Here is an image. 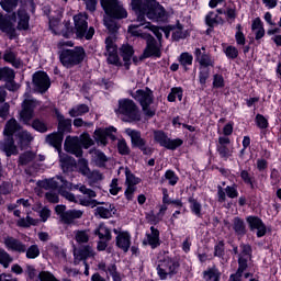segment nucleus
<instances>
[{
  "instance_id": "28",
  "label": "nucleus",
  "mask_w": 281,
  "mask_h": 281,
  "mask_svg": "<svg viewBox=\"0 0 281 281\" xmlns=\"http://www.w3.org/2000/svg\"><path fill=\"white\" fill-rule=\"evenodd\" d=\"M116 247L125 254L131 249V234L128 232H122L116 236Z\"/></svg>"
},
{
  "instance_id": "53",
  "label": "nucleus",
  "mask_w": 281,
  "mask_h": 281,
  "mask_svg": "<svg viewBox=\"0 0 281 281\" xmlns=\"http://www.w3.org/2000/svg\"><path fill=\"white\" fill-rule=\"evenodd\" d=\"M189 203L193 214H195V216L201 217V203H199V201H196V199L192 196L189 198Z\"/></svg>"
},
{
  "instance_id": "60",
  "label": "nucleus",
  "mask_w": 281,
  "mask_h": 281,
  "mask_svg": "<svg viewBox=\"0 0 281 281\" xmlns=\"http://www.w3.org/2000/svg\"><path fill=\"white\" fill-rule=\"evenodd\" d=\"M165 178L169 181V186H177V182L179 181V177H177V173L172 170H167Z\"/></svg>"
},
{
  "instance_id": "18",
  "label": "nucleus",
  "mask_w": 281,
  "mask_h": 281,
  "mask_svg": "<svg viewBox=\"0 0 281 281\" xmlns=\"http://www.w3.org/2000/svg\"><path fill=\"white\" fill-rule=\"evenodd\" d=\"M246 223H248L250 232L257 229V238H262V236L267 235V225L260 217L250 215L246 218Z\"/></svg>"
},
{
  "instance_id": "11",
  "label": "nucleus",
  "mask_w": 281,
  "mask_h": 281,
  "mask_svg": "<svg viewBox=\"0 0 281 281\" xmlns=\"http://www.w3.org/2000/svg\"><path fill=\"white\" fill-rule=\"evenodd\" d=\"M74 188L75 190H79V192L86 196L79 199L80 205H83L85 207H97V205H104V202H98V200H94L98 194L92 189L87 188V186L76 184Z\"/></svg>"
},
{
  "instance_id": "51",
  "label": "nucleus",
  "mask_w": 281,
  "mask_h": 281,
  "mask_svg": "<svg viewBox=\"0 0 281 281\" xmlns=\"http://www.w3.org/2000/svg\"><path fill=\"white\" fill-rule=\"evenodd\" d=\"M204 280L205 281H220L221 280V274H218V271L215 269H209L203 272Z\"/></svg>"
},
{
  "instance_id": "30",
  "label": "nucleus",
  "mask_w": 281,
  "mask_h": 281,
  "mask_svg": "<svg viewBox=\"0 0 281 281\" xmlns=\"http://www.w3.org/2000/svg\"><path fill=\"white\" fill-rule=\"evenodd\" d=\"M57 120H58V131L59 135L65 137L66 133L71 131V119H65V116L58 112H56Z\"/></svg>"
},
{
  "instance_id": "21",
  "label": "nucleus",
  "mask_w": 281,
  "mask_h": 281,
  "mask_svg": "<svg viewBox=\"0 0 281 281\" xmlns=\"http://www.w3.org/2000/svg\"><path fill=\"white\" fill-rule=\"evenodd\" d=\"M9 19L10 20H0V30L1 32H5L12 40L16 36V29L14 27V23H16V13H12Z\"/></svg>"
},
{
  "instance_id": "52",
  "label": "nucleus",
  "mask_w": 281,
  "mask_h": 281,
  "mask_svg": "<svg viewBox=\"0 0 281 281\" xmlns=\"http://www.w3.org/2000/svg\"><path fill=\"white\" fill-rule=\"evenodd\" d=\"M192 60H194V57L189 53H182L179 57V63L186 70H188V65H192Z\"/></svg>"
},
{
  "instance_id": "15",
  "label": "nucleus",
  "mask_w": 281,
  "mask_h": 281,
  "mask_svg": "<svg viewBox=\"0 0 281 281\" xmlns=\"http://www.w3.org/2000/svg\"><path fill=\"white\" fill-rule=\"evenodd\" d=\"M33 85L38 93H45L52 87L49 76L45 71H36L33 74Z\"/></svg>"
},
{
  "instance_id": "47",
  "label": "nucleus",
  "mask_w": 281,
  "mask_h": 281,
  "mask_svg": "<svg viewBox=\"0 0 281 281\" xmlns=\"http://www.w3.org/2000/svg\"><path fill=\"white\" fill-rule=\"evenodd\" d=\"M0 5L4 12H13V10H16V5H19V0H2Z\"/></svg>"
},
{
  "instance_id": "17",
  "label": "nucleus",
  "mask_w": 281,
  "mask_h": 281,
  "mask_svg": "<svg viewBox=\"0 0 281 281\" xmlns=\"http://www.w3.org/2000/svg\"><path fill=\"white\" fill-rule=\"evenodd\" d=\"M64 148L66 153L75 155V157H82V145L80 144V137L78 136H67L64 143Z\"/></svg>"
},
{
  "instance_id": "42",
  "label": "nucleus",
  "mask_w": 281,
  "mask_h": 281,
  "mask_svg": "<svg viewBox=\"0 0 281 281\" xmlns=\"http://www.w3.org/2000/svg\"><path fill=\"white\" fill-rule=\"evenodd\" d=\"M86 113H89V105L87 104H79L69 111L70 117H79Z\"/></svg>"
},
{
  "instance_id": "37",
  "label": "nucleus",
  "mask_w": 281,
  "mask_h": 281,
  "mask_svg": "<svg viewBox=\"0 0 281 281\" xmlns=\"http://www.w3.org/2000/svg\"><path fill=\"white\" fill-rule=\"evenodd\" d=\"M19 145L23 149L30 146V143L34 139L32 134L27 131H22L18 134Z\"/></svg>"
},
{
  "instance_id": "16",
  "label": "nucleus",
  "mask_w": 281,
  "mask_h": 281,
  "mask_svg": "<svg viewBox=\"0 0 281 281\" xmlns=\"http://www.w3.org/2000/svg\"><path fill=\"white\" fill-rule=\"evenodd\" d=\"M105 56L110 65L122 67V61H120V56H117V45H115L111 37L105 40Z\"/></svg>"
},
{
  "instance_id": "59",
  "label": "nucleus",
  "mask_w": 281,
  "mask_h": 281,
  "mask_svg": "<svg viewBox=\"0 0 281 281\" xmlns=\"http://www.w3.org/2000/svg\"><path fill=\"white\" fill-rule=\"evenodd\" d=\"M125 177L126 183H128V186H137V183H139V178H136L135 175L131 172V169L125 170Z\"/></svg>"
},
{
  "instance_id": "46",
  "label": "nucleus",
  "mask_w": 281,
  "mask_h": 281,
  "mask_svg": "<svg viewBox=\"0 0 281 281\" xmlns=\"http://www.w3.org/2000/svg\"><path fill=\"white\" fill-rule=\"evenodd\" d=\"M75 240L79 243V245L89 243V229L75 231Z\"/></svg>"
},
{
  "instance_id": "3",
  "label": "nucleus",
  "mask_w": 281,
  "mask_h": 281,
  "mask_svg": "<svg viewBox=\"0 0 281 281\" xmlns=\"http://www.w3.org/2000/svg\"><path fill=\"white\" fill-rule=\"evenodd\" d=\"M87 58V52L81 46H76L75 48H64L59 53V60L66 69H71L78 65H82Z\"/></svg>"
},
{
  "instance_id": "40",
  "label": "nucleus",
  "mask_w": 281,
  "mask_h": 281,
  "mask_svg": "<svg viewBox=\"0 0 281 281\" xmlns=\"http://www.w3.org/2000/svg\"><path fill=\"white\" fill-rule=\"evenodd\" d=\"M3 60L5 63H10L15 69H19L21 67V61L16 59V54L12 50H5L3 55Z\"/></svg>"
},
{
  "instance_id": "48",
  "label": "nucleus",
  "mask_w": 281,
  "mask_h": 281,
  "mask_svg": "<svg viewBox=\"0 0 281 281\" xmlns=\"http://www.w3.org/2000/svg\"><path fill=\"white\" fill-rule=\"evenodd\" d=\"M116 146L120 155H123V156L131 155V147H128L126 139L124 138L119 139Z\"/></svg>"
},
{
  "instance_id": "6",
  "label": "nucleus",
  "mask_w": 281,
  "mask_h": 281,
  "mask_svg": "<svg viewBox=\"0 0 281 281\" xmlns=\"http://www.w3.org/2000/svg\"><path fill=\"white\" fill-rule=\"evenodd\" d=\"M125 133L128 137H131L132 148H138L143 155L146 157H151L153 153H155V148L148 145L146 138L142 137V132L133 128H126Z\"/></svg>"
},
{
  "instance_id": "41",
  "label": "nucleus",
  "mask_w": 281,
  "mask_h": 281,
  "mask_svg": "<svg viewBox=\"0 0 281 281\" xmlns=\"http://www.w3.org/2000/svg\"><path fill=\"white\" fill-rule=\"evenodd\" d=\"M12 262H14V258L10 256L5 249L0 248V265H2L4 269H8Z\"/></svg>"
},
{
  "instance_id": "31",
  "label": "nucleus",
  "mask_w": 281,
  "mask_h": 281,
  "mask_svg": "<svg viewBox=\"0 0 281 281\" xmlns=\"http://www.w3.org/2000/svg\"><path fill=\"white\" fill-rule=\"evenodd\" d=\"M87 258H93V248L91 246L81 247L78 254H75V265H79L82 260L87 262Z\"/></svg>"
},
{
  "instance_id": "64",
  "label": "nucleus",
  "mask_w": 281,
  "mask_h": 281,
  "mask_svg": "<svg viewBox=\"0 0 281 281\" xmlns=\"http://www.w3.org/2000/svg\"><path fill=\"white\" fill-rule=\"evenodd\" d=\"M225 54L227 58H232V60H234L235 58H238V48L234 46H228L225 49Z\"/></svg>"
},
{
  "instance_id": "12",
  "label": "nucleus",
  "mask_w": 281,
  "mask_h": 281,
  "mask_svg": "<svg viewBox=\"0 0 281 281\" xmlns=\"http://www.w3.org/2000/svg\"><path fill=\"white\" fill-rule=\"evenodd\" d=\"M154 139L157 144L167 148V150H177V148L183 146V140L181 138L170 139L164 131H155Z\"/></svg>"
},
{
  "instance_id": "62",
  "label": "nucleus",
  "mask_w": 281,
  "mask_h": 281,
  "mask_svg": "<svg viewBox=\"0 0 281 281\" xmlns=\"http://www.w3.org/2000/svg\"><path fill=\"white\" fill-rule=\"evenodd\" d=\"M207 78H210V68H201L199 75L200 85L204 86L207 82Z\"/></svg>"
},
{
  "instance_id": "45",
  "label": "nucleus",
  "mask_w": 281,
  "mask_h": 281,
  "mask_svg": "<svg viewBox=\"0 0 281 281\" xmlns=\"http://www.w3.org/2000/svg\"><path fill=\"white\" fill-rule=\"evenodd\" d=\"M177 98L180 102L183 99V89H181L180 87L172 88L171 92L167 97V100H168V102H175V100H177Z\"/></svg>"
},
{
  "instance_id": "4",
  "label": "nucleus",
  "mask_w": 281,
  "mask_h": 281,
  "mask_svg": "<svg viewBox=\"0 0 281 281\" xmlns=\"http://www.w3.org/2000/svg\"><path fill=\"white\" fill-rule=\"evenodd\" d=\"M43 188H45V190H58L59 194L64 196V199H67V201H76V195L69 191H66L67 189L71 188V183L65 180L63 176H56L46 180L43 184Z\"/></svg>"
},
{
  "instance_id": "13",
  "label": "nucleus",
  "mask_w": 281,
  "mask_h": 281,
  "mask_svg": "<svg viewBox=\"0 0 281 281\" xmlns=\"http://www.w3.org/2000/svg\"><path fill=\"white\" fill-rule=\"evenodd\" d=\"M94 236L99 237L97 245L98 251H105L109 247L110 240H113V235H111V229L104 224H100L99 227L94 231Z\"/></svg>"
},
{
  "instance_id": "10",
  "label": "nucleus",
  "mask_w": 281,
  "mask_h": 281,
  "mask_svg": "<svg viewBox=\"0 0 281 281\" xmlns=\"http://www.w3.org/2000/svg\"><path fill=\"white\" fill-rule=\"evenodd\" d=\"M100 1H101V8L104 10L108 16H112L113 19H126V16H128V13L125 11L120 0H100Z\"/></svg>"
},
{
  "instance_id": "43",
  "label": "nucleus",
  "mask_w": 281,
  "mask_h": 281,
  "mask_svg": "<svg viewBox=\"0 0 281 281\" xmlns=\"http://www.w3.org/2000/svg\"><path fill=\"white\" fill-rule=\"evenodd\" d=\"M116 18L110 16L108 19H104V25L106 30H109L110 34H115L120 30V26L117 25V21H115Z\"/></svg>"
},
{
  "instance_id": "14",
  "label": "nucleus",
  "mask_w": 281,
  "mask_h": 281,
  "mask_svg": "<svg viewBox=\"0 0 281 281\" xmlns=\"http://www.w3.org/2000/svg\"><path fill=\"white\" fill-rule=\"evenodd\" d=\"M38 106L36 99H25L22 103V110L20 112V117L24 124L30 126V122L34 117V109Z\"/></svg>"
},
{
  "instance_id": "7",
  "label": "nucleus",
  "mask_w": 281,
  "mask_h": 281,
  "mask_svg": "<svg viewBox=\"0 0 281 281\" xmlns=\"http://www.w3.org/2000/svg\"><path fill=\"white\" fill-rule=\"evenodd\" d=\"M116 113L125 115V117H128L131 122H139V120H142L139 106H137V103L131 99H120Z\"/></svg>"
},
{
  "instance_id": "22",
  "label": "nucleus",
  "mask_w": 281,
  "mask_h": 281,
  "mask_svg": "<svg viewBox=\"0 0 281 281\" xmlns=\"http://www.w3.org/2000/svg\"><path fill=\"white\" fill-rule=\"evenodd\" d=\"M117 131L115 127L111 126L105 130H97L94 131L95 142L97 144H100L101 146H106L109 144L108 137H111V139H115V133Z\"/></svg>"
},
{
  "instance_id": "23",
  "label": "nucleus",
  "mask_w": 281,
  "mask_h": 281,
  "mask_svg": "<svg viewBox=\"0 0 281 281\" xmlns=\"http://www.w3.org/2000/svg\"><path fill=\"white\" fill-rule=\"evenodd\" d=\"M65 139V136L58 132H54L52 134H48L45 138L46 144L48 146H53L55 150L58 151V155L63 153V140Z\"/></svg>"
},
{
  "instance_id": "61",
  "label": "nucleus",
  "mask_w": 281,
  "mask_h": 281,
  "mask_svg": "<svg viewBox=\"0 0 281 281\" xmlns=\"http://www.w3.org/2000/svg\"><path fill=\"white\" fill-rule=\"evenodd\" d=\"M256 123L259 128H268L269 127V121H267V119L262 114L256 115Z\"/></svg>"
},
{
  "instance_id": "29",
  "label": "nucleus",
  "mask_w": 281,
  "mask_h": 281,
  "mask_svg": "<svg viewBox=\"0 0 281 281\" xmlns=\"http://www.w3.org/2000/svg\"><path fill=\"white\" fill-rule=\"evenodd\" d=\"M59 161L64 172H69V170H74L76 166V159L74 157L68 156L67 154L59 151Z\"/></svg>"
},
{
  "instance_id": "24",
  "label": "nucleus",
  "mask_w": 281,
  "mask_h": 281,
  "mask_svg": "<svg viewBox=\"0 0 281 281\" xmlns=\"http://www.w3.org/2000/svg\"><path fill=\"white\" fill-rule=\"evenodd\" d=\"M247 262H248V259L245 256L239 255L238 269L236 273L231 274L228 281H243V273L247 271V267H248Z\"/></svg>"
},
{
  "instance_id": "25",
  "label": "nucleus",
  "mask_w": 281,
  "mask_h": 281,
  "mask_svg": "<svg viewBox=\"0 0 281 281\" xmlns=\"http://www.w3.org/2000/svg\"><path fill=\"white\" fill-rule=\"evenodd\" d=\"M135 49L130 44H123L120 48V56L123 58L125 69H131V60Z\"/></svg>"
},
{
  "instance_id": "2",
  "label": "nucleus",
  "mask_w": 281,
  "mask_h": 281,
  "mask_svg": "<svg viewBox=\"0 0 281 281\" xmlns=\"http://www.w3.org/2000/svg\"><path fill=\"white\" fill-rule=\"evenodd\" d=\"M137 21H139L140 24L130 25L128 33L132 34V36H140V38H144L146 41V47L143 54L139 56V60H144L145 58H151L153 56L155 58H161V48H159L157 40H155L153 35L148 33H139V31H137V27L144 25V21H140L138 18Z\"/></svg>"
},
{
  "instance_id": "50",
  "label": "nucleus",
  "mask_w": 281,
  "mask_h": 281,
  "mask_svg": "<svg viewBox=\"0 0 281 281\" xmlns=\"http://www.w3.org/2000/svg\"><path fill=\"white\" fill-rule=\"evenodd\" d=\"M25 252L26 258L30 260H34V258H38V256H41V249H38V245H31L29 248H26Z\"/></svg>"
},
{
  "instance_id": "56",
  "label": "nucleus",
  "mask_w": 281,
  "mask_h": 281,
  "mask_svg": "<svg viewBox=\"0 0 281 281\" xmlns=\"http://www.w3.org/2000/svg\"><path fill=\"white\" fill-rule=\"evenodd\" d=\"M86 177L89 179L90 183H98V181L104 179V176L98 170L90 171Z\"/></svg>"
},
{
  "instance_id": "35",
  "label": "nucleus",
  "mask_w": 281,
  "mask_h": 281,
  "mask_svg": "<svg viewBox=\"0 0 281 281\" xmlns=\"http://www.w3.org/2000/svg\"><path fill=\"white\" fill-rule=\"evenodd\" d=\"M90 153L93 154L92 157L95 165L99 166V168H104L106 161H109L106 155L100 149H91Z\"/></svg>"
},
{
  "instance_id": "44",
  "label": "nucleus",
  "mask_w": 281,
  "mask_h": 281,
  "mask_svg": "<svg viewBox=\"0 0 281 281\" xmlns=\"http://www.w3.org/2000/svg\"><path fill=\"white\" fill-rule=\"evenodd\" d=\"M14 78H15L14 69H11L8 67L0 68V80H3L5 82V81L14 80Z\"/></svg>"
},
{
  "instance_id": "33",
  "label": "nucleus",
  "mask_w": 281,
  "mask_h": 281,
  "mask_svg": "<svg viewBox=\"0 0 281 281\" xmlns=\"http://www.w3.org/2000/svg\"><path fill=\"white\" fill-rule=\"evenodd\" d=\"M233 229L236 234V236H245L247 234V226L245 225V220L240 217H234L233 218Z\"/></svg>"
},
{
  "instance_id": "19",
  "label": "nucleus",
  "mask_w": 281,
  "mask_h": 281,
  "mask_svg": "<svg viewBox=\"0 0 281 281\" xmlns=\"http://www.w3.org/2000/svg\"><path fill=\"white\" fill-rule=\"evenodd\" d=\"M3 244L9 251H16V254H25L27 251V246L12 236L4 237Z\"/></svg>"
},
{
  "instance_id": "26",
  "label": "nucleus",
  "mask_w": 281,
  "mask_h": 281,
  "mask_svg": "<svg viewBox=\"0 0 281 281\" xmlns=\"http://www.w3.org/2000/svg\"><path fill=\"white\" fill-rule=\"evenodd\" d=\"M82 214L83 212L80 210H68L66 211V213H64L61 215V222L64 223V225H74V223H76L77 218H82Z\"/></svg>"
},
{
  "instance_id": "55",
  "label": "nucleus",
  "mask_w": 281,
  "mask_h": 281,
  "mask_svg": "<svg viewBox=\"0 0 281 281\" xmlns=\"http://www.w3.org/2000/svg\"><path fill=\"white\" fill-rule=\"evenodd\" d=\"M80 144L83 148L88 149L91 148L95 143L91 139V136L87 133L82 134L80 137Z\"/></svg>"
},
{
  "instance_id": "34",
  "label": "nucleus",
  "mask_w": 281,
  "mask_h": 281,
  "mask_svg": "<svg viewBox=\"0 0 281 281\" xmlns=\"http://www.w3.org/2000/svg\"><path fill=\"white\" fill-rule=\"evenodd\" d=\"M150 232V234H147V243L151 249H157V247L161 245V240L159 239V229L155 228V226H151Z\"/></svg>"
},
{
  "instance_id": "58",
  "label": "nucleus",
  "mask_w": 281,
  "mask_h": 281,
  "mask_svg": "<svg viewBox=\"0 0 281 281\" xmlns=\"http://www.w3.org/2000/svg\"><path fill=\"white\" fill-rule=\"evenodd\" d=\"M214 256L217 258H223L225 256V241L220 240L214 247Z\"/></svg>"
},
{
  "instance_id": "9",
  "label": "nucleus",
  "mask_w": 281,
  "mask_h": 281,
  "mask_svg": "<svg viewBox=\"0 0 281 281\" xmlns=\"http://www.w3.org/2000/svg\"><path fill=\"white\" fill-rule=\"evenodd\" d=\"M74 21L75 34L77 38H86V41H91V38H93V34H95V29H93V26L89 27L86 15H75Z\"/></svg>"
},
{
  "instance_id": "39",
  "label": "nucleus",
  "mask_w": 281,
  "mask_h": 281,
  "mask_svg": "<svg viewBox=\"0 0 281 281\" xmlns=\"http://www.w3.org/2000/svg\"><path fill=\"white\" fill-rule=\"evenodd\" d=\"M34 159H36V154L25 151L19 156L18 166H27V164H32Z\"/></svg>"
},
{
  "instance_id": "1",
  "label": "nucleus",
  "mask_w": 281,
  "mask_h": 281,
  "mask_svg": "<svg viewBox=\"0 0 281 281\" xmlns=\"http://www.w3.org/2000/svg\"><path fill=\"white\" fill-rule=\"evenodd\" d=\"M133 11L138 21H145V16L150 21H166V9L157 0H133Z\"/></svg>"
},
{
  "instance_id": "38",
  "label": "nucleus",
  "mask_w": 281,
  "mask_h": 281,
  "mask_svg": "<svg viewBox=\"0 0 281 281\" xmlns=\"http://www.w3.org/2000/svg\"><path fill=\"white\" fill-rule=\"evenodd\" d=\"M19 131V123L14 119H10L3 130V135L14 137V133Z\"/></svg>"
},
{
  "instance_id": "32",
  "label": "nucleus",
  "mask_w": 281,
  "mask_h": 281,
  "mask_svg": "<svg viewBox=\"0 0 281 281\" xmlns=\"http://www.w3.org/2000/svg\"><path fill=\"white\" fill-rule=\"evenodd\" d=\"M19 21H18V30H30V14H27L26 10H18L15 13Z\"/></svg>"
},
{
  "instance_id": "20",
  "label": "nucleus",
  "mask_w": 281,
  "mask_h": 281,
  "mask_svg": "<svg viewBox=\"0 0 281 281\" xmlns=\"http://www.w3.org/2000/svg\"><path fill=\"white\" fill-rule=\"evenodd\" d=\"M0 150L5 153L7 157L19 155V148L14 144V136L4 135V138L0 140Z\"/></svg>"
},
{
  "instance_id": "8",
  "label": "nucleus",
  "mask_w": 281,
  "mask_h": 281,
  "mask_svg": "<svg viewBox=\"0 0 281 281\" xmlns=\"http://www.w3.org/2000/svg\"><path fill=\"white\" fill-rule=\"evenodd\" d=\"M179 267L180 265L179 261H177V259L165 257L158 263L157 273L160 280H168V276L169 278H172V276H177Z\"/></svg>"
},
{
  "instance_id": "49",
  "label": "nucleus",
  "mask_w": 281,
  "mask_h": 281,
  "mask_svg": "<svg viewBox=\"0 0 281 281\" xmlns=\"http://www.w3.org/2000/svg\"><path fill=\"white\" fill-rule=\"evenodd\" d=\"M31 126L34 128V131H37V133H47L48 131L47 124L40 119L33 120Z\"/></svg>"
},
{
  "instance_id": "27",
  "label": "nucleus",
  "mask_w": 281,
  "mask_h": 281,
  "mask_svg": "<svg viewBox=\"0 0 281 281\" xmlns=\"http://www.w3.org/2000/svg\"><path fill=\"white\" fill-rule=\"evenodd\" d=\"M115 212H117V210H115V205L111 203L105 204V206H98L94 210L95 216H100V218H113Z\"/></svg>"
},
{
  "instance_id": "63",
  "label": "nucleus",
  "mask_w": 281,
  "mask_h": 281,
  "mask_svg": "<svg viewBox=\"0 0 281 281\" xmlns=\"http://www.w3.org/2000/svg\"><path fill=\"white\" fill-rule=\"evenodd\" d=\"M205 23L209 27H214V25H216V13L214 11L207 13L205 16Z\"/></svg>"
},
{
  "instance_id": "36",
  "label": "nucleus",
  "mask_w": 281,
  "mask_h": 281,
  "mask_svg": "<svg viewBox=\"0 0 281 281\" xmlns=\"http://www.w3.org/2000/svg\"><path fill=\"white\" fill-rule=\"evenodd\" d=\"M38 223H41V220L38 218H33L32 216H30V213H27L26 217H22L18 221V226L19 227H36V225H38Z\"/></svg>"
},
{
  "instance_id": "54",
  "label": "nucleus",
  "mask_w": 281,
  "mask_h": 281,
  "mask_svg": "<svg viewBox=\"0 0 281 281\" xmlns=\"http://www.w3.org/2000/svg\"><path fill=\"white\" fill-rule=\"evenodd\" d=\"M79 172L83 175V177H88V175L91 172V169L89 168V161L85 158H80L79 162Z\"/></svg>"
},
{
  "instance_id": "57",
  "label": "nucleus",
  "mask_w": 281,
  "mask_h": 281,
  "mask_svg": "<svg viewBox=\"0 0 281 281\" xmlns=\"http://www.w3.org/2000/svg\"><path fill=\"white\" fill-rule=\"evenodd\" d=\"M172 38L173 41H181V38H186V35L183 34V25L180 23L175 26L172 31Z\"/></svg>"
},
{
  "instance_id": "5",
  "label": "nucleus",
  "mask_w": 281,
  "mask_h": 281,
  "mask_svg": "<svg viewBox=\"0 0 281 281\" xmlns=\"http://www.w3.org/2000/svg\"><path fill=\"white\" fill-rule=\"evenodd\" d=\"M130 95L136 100L142 106L143 112L147 117H155V111L150 110V104H153L155 100V95L153 94V90L150 88L138 89L135 92L131 91Z\"/></svg>"
}]
</instances>
